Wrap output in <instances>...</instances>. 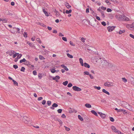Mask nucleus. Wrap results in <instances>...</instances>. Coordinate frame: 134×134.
Listing matches in <instances>:
<instances>
[{"label":"nucleus","mask_w":134,"mask_h":134,"mask_svg":"<svg viewBox=\"0 0 134 134\" xmlns=\"http://www.w3.org/2000/svg\"><path fill=\"white\" fill-rule=\"evenodd\" d=\"M58 106V105L56 103H54L52 105V107H50V108L52 110H54V107H57Z\"/></svg>","instance_id":"obj_8"},{"label":"nucleus","mask_w":134,"mask_h":134,"mask_svg":"<svg viewBox=\"0 0 134 134\" xmlns=\"http://www.w3.org/2000/svg\"><path fill=\"white\" fill-rule=\"evenodd\" d=\"M89 75V76H90V78L91 79H93L94 78L93 77V76H92L91 74H90Z\"/></svg>","instance_id":"obj_64"},{"label":"nucleus","mask_w":134,"mask_h":134,"mask_svg":"<svg viewBox=\"0 0 134 134\" xmlns=\"http://www.w3.org/2000/svg\"><path fill=\"white\" fill-rule=\"evenodd\" d=\"M123 104L124 105V107L126 108L127 109H128L130 111H132V107L127 102H124Z\"/></svg>","instance_id":"obj_2"},{"label":"nucleus","mask_w":134,"mask_h":134,"mask_svg":"<svg viewBox=\"0 0 134 134\" xmlns=\"http://www.w3.org/2000/svg\"><path fill=\"white\" fill-rule=\"evenodd\" d=\"M91 112L93 114L95 115V116H98L97 113L94 110H92L91 111Z\"/></svg>","instance_id":"obj_18"},{"label":"nucleus","mask_w":134,"mask_h":134,"mask_svg":"<svg viewBox=\"0 0 134 134\" xmlns=\"http://www.w3.org/2000/svg\"><path fill=\"white\" fill-rule=\"evenodd\" d=\"M43 11L44 13L45 14V15L46 16H48V15L47 12L44 9H43Z\"/></svg>","instance_id":"obj_19"},{"label":"nucleus","mask_w":134,"mask_h":134,"mask_svg":"<svg viewBox=\"0 0 134 134\" xmlns=\"http://www.w3.org/2000/svg\"><path fill=\"white\" fill-rule=\"evenodd\" d=\"M31 66H29V67L31 68H32L33 69V70L34 69V66L33 65H31Z\"/></svg>","instance_id":"obj_57"},{"label":"nucleus","mask_w":134,"mask_h":134,"mask_svg":"<svg viewBox=\"0 0 134 134\" xmlns=\"http://www.w3.org/2000/svg\"><path fill=\"white\" fill-rule=\"evenodd\" d=\"M122 79L123 81L124 82H126L127 81V79L125 77H123L122 78Z\"/></svg>","instance_id":"obj_39"},{"label":"nucleus","mask_w":134,"mask_h":134,"mask_svg":"<svg viewBox=\"0 0 134 134\" xmlns=\"http://www.w3.org/2000/svg\"><path fill=\"white\" fill-rule=\"evenodd\" d=\"M13 67L15 69L18 68V66L16 65H13Z\"/></svg>","instance_id":"obj_48"},{"label":"nucleus","mask_w":134,"mask_h":134,"mask_svg":"<svg viewBox=\"0 0 134 134\" xmlns=\"http://www.w3.org/2000/svg\"><path fill=\"white\" fill-rule=\"evenodd\" d=\"M115 27V26H109L107 29L109 32H110L113 31Z\"/></svg>","instance_id":"obj_5"},{"label":"nucleus","mask_w":134,"mask_h":134,"mask_svg":"<svg viewBox=\"0 0 134 134\" xmlns=\"http://www.w3.org/2000/svg\"><path fill=\"white\" fill-rule=\"evenodd\" d=\"M64 127L65 128V130L67 131H69L70 130L69 128L66 127L65 126H64Z\"/></svg>","instance_id":"obj_46"},{"label":"nucleus","mask_w":134,"mask_h":134,"mask_svg":"<svg viewBox=\"0 0 134 134\" xmlns=\"http://www.w3.org/2000/svg\"><path fill=\"white\" fill-rule=\"evenodd\" d=\"M36 40L38 42L40 43H42L41 41L40 40V39L38 38H37L36 39Z\"/></svg>","instance_id":"obj_41"},{"label":"nucleus","mask_w":134,"mask_h":134,"mask_svg":"<svg viewBox=\"0 0 134 134\" xmlns=\"http://www.w3.org/2000/svg\"><path fill=\"white\" fill-rule=\"evenodd\" d=\"M46 103V101L45 100H43L42 102V104L44 105L45 104V103Z\"/></svg>","instance_id":"obj_49"},{"label":"nucleus","mask_w":134,"mask_h":134,"mask_svg":"<svg viewBox=\"0 0 134 134\" xmlns=\"http://www.w3.org/2000/svg\"><path fill=\"white\" fill-rule=\"evenodd\" d=\"M110 121L112 122H114V119L111 117H110Z\"/></svg>","instance_id":"obj_43"},{"label":"nucleus","mask_w":134,"mask_h":134,"mask_svg":"<svg viewBox=\"0 0 134 134\" xmlns=\"http://www.w3.org/2000/svg\"><path fill=\"white\" fill-rule=\"evenodd\" d=\"M25 62V64L27 66H28L29 65H31L30 64V62H29V61H26Z\"/></svg>","instance_id":"obj_35"},{"label":"nucleus","mask_w":134,"mask_h":134,"mask_svg":"<svg viewBox=\"0 0 134 134\" xmlns=\"http://www.w3.org/2000/svg\"><path fill=\"white\" fill-rule=\"evenodd\" d=\"M0 21H2L4 23H6L7 21V20L6 19H0Z\"/></svg>","instance_id":"obj_23"},{"label":"nucleus","mask_w":134,"mask_h":134,"mask_svg":"<svg viewBox=\"0 0 134 134\" xmlns=\"http://www.w3.org/2000/svg\"><path fill=\"white\" fill-rule=\"evenodd\" d=\"M79 119L81 121H83V118L80 115H79L78 116Z\"/></svg>","instance_id":"obj_21"},{"label":"nucleus","mask_w":134,"mask_h":134,"mask_svg":"<svg viewBox=\"0 0 134 134\" xmlns=\"http://www.w3.org/2000/svg\"><path fill=\"white\" fill-rule=\"evenodd\" d=\"M83 65H84L85 67L88 68H89L90 67V65L86 63H84L83 64Z\"/></svg>","instance_id":"obj_12"},{"label":"nucleus","mask_w":134,"mask_h":134,"mask_svg":"<svg viewBox=\"0 0 134 134\" xmlns=\"http://www.w3.org/2000/svg\"><path fill=\"white\" fill-rule=\"evenodd\" d=\"M104 86L106 87H109L113 86V83L111 82H106L104 84Z\"/></svg>","instance_id":"obj_3"},{"label":"nucleus","mask_w":134,"mask_h":134,"mask_svg":"<svg viewBox=\"0 0 134 134\" xmlns=\"http://www.w3.org/2000/svg\"><path fill=\"white\" fill-rule=\"evenodd\" d=\"M112 10L110 8H107V11L108 12H111Z\"/></svg>","instance_id":"obj_51"},{"label":"nucleus","mask_w":134,"mask_h":134,"mask_svg":"<svg viewBox=\"0 0 134 134\" xmlns=\"http://www.w3.org/2000/svg\"><path fill=\"white\" fill-rule=\"evenodd\" d=\"M62 110L61 109H59L57 111L58 113H62Z\"/></svg>","instance_id":"obj_45"},{"label":"nucleus","mask_w":134,"mask_h":134,"mask_svg":"<svg viewBox=\"0 0 134 134\" xmlns=\"http://www.w3.org/2000/svg\"><path fill=\"white\" fill-rule=\"evenodd\" d=\"M13 84L14 85L17 86H18V83L15 81L14 80H13Z\"/></svg>","instance_id":"obj_25"},{"label":"nucleus","mask_w":134,"mask_h":134,"mask_svg":"<svg viewBox=\"0 0 134 134\" xmlns=\"http://www.w3.org/2000/svg\"><path fill=\"white\" fill-rule=\"evenodd\" d=\"M61 66L64 69L66 70L67 71H68L69 69L66 66H65L64 64H62L61 65Z\"/></svg>","instance_id":"obj_11"},{"label":"nucleus","mask_w":134,"mask_h":134,"mask_svg":"<svg viewBox=\"0 0 134 134\" xmlns=\"http://www.w3.org/2000/svg\"><path fill=\"white\" fill-rule=\"evenodd\" d=\"M60 77L58 75L56 76L55 77H54L53 78V80H59L60 79Z\"/></svg>","instance_id":"obj_16"},{"label":"nucleus","mask_w":134,"mask_h":134,"mask_svg":"<svg viewBox=\"0 0 134 134\" xmlns=\"http://www.w3.org/2000/svg\"><path fill=\"white\" fill-rule=\"evenodd\" d=\"M65 6L68 9H69L71 7V6L69 5V3L67 2L65 3Z\"/></svg>","instance_id":"obj_17"},{"label":"nucleus","mask_w":134,"mask_h":134,"mask_svg":"<svg viewBox=\"0 0 134 134\" xmlns=\"http://www.w3.org/2000/svg\"><path fill=\"white\" fill-rule=\"evenodd\" d=\"M33 74L35 75H37V72L35 70L33 71Z\"/></svg>","instance_id":"obj_53"},{"label":"nucleus","mask_w":134,"mask_h":134,"mask_svg":"<svg viewBox=\"0 0 134 134\" xmlns=\"http://www.w3.org/2000/svg\"><path fill=\"white\" fill-rule=\"evenodd\" d=\"M101 14V16L102 17V18H104L105 17V15H104V12L103 11L101 12L100 13Z\"/></svg>","instance_id":"obj_31"},{"label":"nucleus","mask_w":134,"mask_h":134,"mask_svg":"<svg viewBox=\"0 0 134 134\" xmlns=\"http://www.w3.org/2000/svg\"><path fill=\"white\" fill-rule=\"evenodd\" d=\"M26 61V60L25 58H23V59L20 60V63H21L23 62H25Z\"/></svg>","instance_id":"obj_29"},{"label":"nucleus","mask_w":134,"mask_h":134,"mask_svg":"<svg viewBox=\"0 0 134 134\" xmlns=\"http://www.w3.org/2000/svg\"><path fill=\"white\" fill-rule=\"evenodd\" d=\"M77 112V110L75 109H74L70 108L69 110V112L70 113H71L74 112L76 113Z\"/></svg>","instance_id":"obj_7"},{"label":"nucleus","mask_w":134,"mask_h":134,"mask_svg":"<svg viewBox=\"0 0 134 134\" xmlns=\"http://www.w3.org/2000/svg\"><path fill=\"white\" fill-rule=\"evenodd\" d=\"M22 56V54H20L19 55H18L17 56V57L18 58V59H20V58Z\"/></svg>","instance_id":"obj_50"},{"label":"nucleus","mask_w":134,"mask_h":134,"mask_svg":"<svg viewBox=\"0 0 134 134\" xmlns=\"http://www.w3.org/2000/svg\"><path fill=\"white\" fill-rule=\"evenodd\" d=\"M62 40L65 41H67V40L66 38V37H62Z\"/></svg>","instance_id":"obj_47"},{"label":"nucleus","mask_w":134,"mask_h":134,"mask_svg":"<svg viewBox=\"0 0 134 134\" xmlns=\"http://www.w3.org/2000/svg\"><path fill=\"white\" fill-rule=\"evenodd\" d=\"M85 39L83 37H82L81 38V40L83 42H84L85 41Z\"/></svg>","instance_id":"obj_58"},{"label":"nucleus","mask_w":134,"mask_h":134,"mask_svg":"<svg viewBox=\"0 0 134 134\" xmlns=\"http://www.w3.org/2000/svg\"><path fill=\"white\" fill-rule=\"evenodd\" d=\"M93 87L94 89H97L98 90H100L101 88V87L100 86L97 87L96 86H94Z\"/></svg>","instance_id":"obj_27"},{"label":"nucleus","mask_w":134,"mask_h":134,"mask_svg":"<svg viewBox=\"0 0 134 134\" xmlns=\"http://www.w3.org/2000/svg\"><path fill=\"white\" fill-rule=\"evenodd\" d=\"M130 36L133 38L134 39V35H133L132 34H130Z\"/></svg>","instance_id":"obj_63"},{"label":"nucleus","mask_w":134,"mask_h":134,"mask_svg":"<svg viewBox=\"0 0 134 134\" xmlns=\"http://www.w3.org/2000/svg\"><path fill=\"white\" fill-rule=\"evenodd\" d=\"M101 8L103 10H105L106 9V8L104 7L103 6L101 7Z\"/></svg>","instance_id":"obj_59"},{"label":"nucleus","mask_w":134,"mask_h":134,"mask_svg":"<svg viewBox=\"0 0 134 134\" xmlns=\"http://www.w3.org/2000/svg\"><path fill=\"white\" fill-rule=\"evenodd\" d=\"M85 107L88 108H90L91 107V105L89 103H86L85 104Z\"/></svg>","instance_id":"obj_14"},{"label":"nucleus","mask_w":134,"mask_h":134,"mask_svg":"<svg viewBox=\"0 0 134 134\" xmlns=\"http://www.w3.org/2000/svg\"><path fill=\"white\" fill-rule=\"evenodd\" d=\"M57 120L59 122L60 124H61V125H62V122L61 121V120L58 119H57Z\"/></svg>","instance_id":"obj_36"},{"label":"nucleus","mask_w":134,"mask_h":134,"mask_svg":"<svg viewBox=\"0 0 134 134\" xmlns=\"http://www.w3.org/2000/svg\"><path fill=\"white\" fill-rule=\"evenodd\" d=\"M71 11H72V10L71 9H70L69 10H66V11L65 13L66 14H69L71 13Z\"/></svg>","instance_id":"obj_24"},{"label":"nucleus","mask_w":134,"mask_h":134,"mask_svg":"<svg viewBox=\"0 0 134 134\" xmlns=\"http://www.w3.org/2000/svg\"><path fill=\"white\" fill-rule=\"evenodd\" d=\"M102 91L103 93H104L108 95L110 94L109 92H108V91H107L105 89H103L102 90Z\"/></svg>","instance_id":"obj_13"},{"label":"nucleus","mask_w":134,"mask_h":134,"mask_svg":"<svg viewBox=\"0 0 134 134\" xmlns=\"http://www.w3.org/2000/svg\"><path fill=\"white\" fill-rule=\"evenodd\" d=\"M51 102L49 100V101H48L47 102V104L48 105V106L50 105L51 104Z\"/></svg>","instance_id":"obj_44"},{"label":"nucleus","mask_w":134,"mask_h":134,"mask_svg":"<svg viewBox=\"0 0 134 134\" xmlns=\"http://www.w3.org/2000/svg\"><path fill=\"white\" fill-rule=\"evenodd\" d=\"M83 74L84 75H89L90 74L89 72L87 71H84L83 73Z\"/></svg>","instance_id":"obj_34"},{"label":"nucleus","mask_w":134,"mask_h":134,"mask_svg":"<svg viewBox=\"0 0 134 134\" xmlns=\"http://www.w3.org/2000/svg\"><path fill=\"white\" fill-rule=\"evenodd\" d=\"M38 23L39 25L41 26H42L43 27H45L46 26V25L42 23Z\"/></svg>","instance_id":"obj_42"},{"label":"nucleus","mask_w":134,"mask_h":134,"mask_svg":"<svg viewBox=\"0 0 134 134\" xmlns=\"http://www.w3.org/2000/svg\"><path fill=\"white\" fill-rule=\"evenodd\" d=\"M61 117L63 118H65L66 117L65 115L64 114H63L61 116Z\"/></svg>","instance_id":"obj_52"},{"label":"nucleus","mask_w":134,"mask_h":134,"mask_svg":"<svg viewBox=\"0 0 134 134\" xmlns=\"http://www.w3.org/2000/svg\"><path fill=\"white\" fill-rule=\"evenodd\" d=\"M108 16L109 18L111 19H112L113 17V16L112 14H109L108 15Z\"/></svg>","instance_id":"obj_33"},{"label":"nucleus","mask_w":134,"mask_h":134,"mask_svg":"<svg viewBox=\"0 0 134 134\" xmlns=\"http://www.w3.org/2000/svg\"><path fill=\"white\" fill-rule=\"evenodd\" d=\"M98 114L100 115V117L103 119H104L106 116V115L100 112H98Z\"/></svg>","instance_id":"obj_6"},{"label":"nucleus","mask_w":134,"mask_h":134,"mask_svg":"<svg viewBox=\"0 0 134 134\" xmlns=\"http://www.w3.org/2000/svg\"><path fill=\"white\" fill-rule=\"evenodd\" d=\"M68 81H66L65 82H63V84L64 86H66L68 83Z\"/></svg>","instance_id":"obj_28"},{"label":"nucleus","mask_w":134,"mask_h":134,"mask_svg":"<svg viewBox=\"0 0 134 134\" xmlns=\"http://www.w3.org/2000/svg\"><path fill=\"white\" fill-rule=\"evenodd\" d=\"M72 84L71 83H69L68 85L67 86L68 87H72Z\"/></svg>","instance_id":"obj_37"},{"label":"nucleus","mask_w":134,"mask_h":134,"mask_svg":"<svg viewBox=\"0 0 134 134\" xmlns=\"http://www.w3.org/2000/svg\"><path fill=\"white\" fill-rule=\"evenodd\" d=\"M80 62V63L82 66H83V59L81 58H80L79 59Z\"/></svg>","instance_id":"obj_15"},{"label":"nucleus","mask_w":134,"mask_h":134,"mask_svg":"<svg viewBox=\"0 0 134 134\" xmlns=\"http://www.w3.org/2000/svg\"><path fill=\"white\" fill-rule=\"evenodd\" d=\"M116 17L118 20L120 21H129V18L123 15H116Z\"/></svg>","instance_id":"obj_1"},{"label":"nucleus","mask_w":134,"mask_h":134,"mask_svg":"<svg viewBox=\"0 0 134 134\" xmlns=\"http://www.w3.org/2000/svg\"><path fill=\"white\" fill-rule=\"evenodd\" d=\"M101 24L102 25H103L104 26H105L106 25V23L104 21H103L102 22Z\"/></svg>","instance_id":"obj_40"},{"label":"nucleus","mask_w":134,"mask_h":134,"mask_svg":"<svg viewBox=\"0 0 134 134\" xmlns=\"http://www.w3.org/2000/svg\"><path fill=\"white\" fill-rule=\"evenodd\" d=\"M67 55L68 57L70 58H73V56L72 55L70 54L69 53H67Z\"/></svg>","instance_id":"obj_26"},{"label":"nucleus","mask_w":134,"mask_h":134,"mask_svg":"<svg viewBox=\"0 0 134 134\" xmlns=\"http://www.w3.org/2000/svg\"><path fill=\"white\" fill-rule=\"evenodd\" d=\"M43 75L42 73H39L38 75V78L40 79H41Z\"/></svg>","instance_id":"obj_22"},{"label":"nucleus","mask_w":134,"mask_h":134,"mask_svg":"<svg viewBox=\"0 0 134 134\" xmlns=\"http://www.w3.org/2000/svg\"><path fill=\"white\" fill-rule=\"evenodd\" d=\"M70 44L72 46H75V44H74V43L71 41L70 42Z\"/></svg>","instance_id":"obj_54"},{"label":"nucleus","mask_w":134,"mask_h":134,"mask_svg":"<svg viewBox=\"0 0 134 134\" xmlns=\"http://www.w3.org/2000/svg\"><path fill=\"white\" fill-rule=\"evenodd\" d=\"M43 99V98L42 97H40L38 98V100H40Z\"/></svg>","instance_id":"obj_60"},{"label":"nucleus","mask_w":134,"mask_h":134,"mask_svg":"<svg viewBox=\"0 0 134 134\" xmlns=\"http://www.w3.org/2000/svg\"><path fill=\"white\" fill-rule=\"evenodd\" d=\"M56 15L57 16H58L60 15V14L58 12H57L56 13Z\"/></svg>","instance_id":"obj_55"},{"label":"nucleus","mask_w":134,"mask_h":134,"mask_svg":"<svg viewBox=\"0 0 134 134\" xmlns=\"http://www.w3.org/2000/svg\"><path fill=\"white\" fill-rule=\"evenodd\" d=\"M39 58L41 60H43L45 59V58L41 55H39Z\"/></svg>","instance_id":"obj_30"},{"label":"nucleus","mask_w":134,"mask_h":134,"mask_svg":"<svg viewBox=\"0 0 134 134\" xmlns=\"http://www.w3.org/2000/svg\"><path fill=\"white\" fill-rule=\"evenodd\" d=\"M27 44H29L30 46L32 47H33L34 45V44H33L32 43H31L29 41L27 42Z\"/></svg>","instance_id":"obj_20"},{"label":"nucleus","mask_w":134,"mask_h":134,"mask_svg":"<svg viewBox=\"0 0 134 134\" xmlns=\"http://www.w3.org/2000/svg\"><path fill=\"white\" fill-rule=\"evenodd\" d=\"M73 90L77 91H79L81 90V89L80 88L76 86H74L72 87Z\"/></svg>","instance_id":"obj_4"},{"label":"nucleus","mask_w":134,"mask_h":134,"mask_svg":"<svg viewBox=\"0 0 134 134\" xmlns=\"http://www.w3.org/2000/svg\"><path fill=\"white\" fill-rule=\"evenodd\" d=\"M31 119L29 118L28 117L26 118V120H25V121H24V122L25 123H26L27 124H28V122H31L30 121Z\"/></svg>","instance_id":"obj_9"},{"label":"nucleus","mask_w":134,"mask_h":134,"mask_svg":"<svg viewBox=\"0 0 134 134\" xmlns=\"http://www.w3.org/2000/svg\"><path fill=\"white\" fill-rule=\"evenodd\" d=\"M25 68L24 67H21V68L20 70V71H21L24 72L25 71Z\"/></svg>","instance_id":"obj_38"},{"label":"nucleus","mask_w":134,"mask_h":134,"mask_svg":"<svg viewBox=\"0 0 134 134\" xmlns=\"http://www.w3.org/2000/svg\"><path fill=\"white\" fill-rule=\"evenodd\" d=\"M111 128L112 129V130L113 131L115 132H116V131H117V130L116 129V128L114 126H111Z\"/></svg>","instance_id":"obj_10"},{"label":"nucleus","mask_w":134,"mask_h":134,"mask_svg":"<svg viewBox=\"0 0 134 134\" xmlns=\"http://www.w3.org/2000/svg\"><path fill=\"white\" fill-rule=\"evenodd\" d=\"M105 2H106L107 3H109V4H108V5H110L111 3L109 2V1L108 0H106L105 1Z\"/></svg>","instance_id":"obj_62"},{"label":"nucleus","mask_w":134,"mask_h":134,"mask_svg":"<svg viewBox=\"0 0 134 134\" xmlns=\"http://www.w3.org/2000/svg\"><path fill=\"white\" fill-rule=\"evenodd\" d=\"M131 28H134V23H132L131 25Z\"/></svg>","instance_id":"obj_61"},{"label":"nucleus","mask_w":134,"mask_h":134,"mask_svg":"<svg viewBox=\"0 0 134 134\" xmlns=\"http://www.w3.org/2000/svg\"><path fill=\"white\" fill-rule=\"evenodd\" d=\"M51 72L52 73H54L55 72V69L53 68L51 70Z\"/></svg>","instance_id":"obj_32"},{"label":"nucleus","mask_w":134,"mask_h":134,"mask_svg":"<svg viewBox=\"0 0 134 134\" xmlns=\"http://www.w3.org/2000/svg\"><path fill=\"white\" fill-rule=\"evenodd\" d=\"M27 32H25L24 33V37H27Z\"/></svg>","instance_id":"obj_56"}]
</instances>
